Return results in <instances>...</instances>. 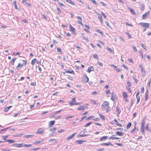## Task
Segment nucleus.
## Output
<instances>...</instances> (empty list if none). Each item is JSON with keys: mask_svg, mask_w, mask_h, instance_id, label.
I'll use <instances>...</instances> for the list:
<instances>
[{"mask_svg": "<svg viewBox=\"0 0 151 151\" xmlns=\"http://www.w3.org/2000/svg\"><path fill=\"white\" fill-rule=\"evenodd\" d=\"M98 114L99 116L103 120H104L105 119V116L102 114L98 113Z\"/></svg>", "mask_w": 151, "mask_h": 151, "instance_id": "nucleus-27", "label": "nucleus"}, {"mask_svg": "<svg viewBox=\"0 0 151 151\" xmlns=\"http://www.w3.org/2000/svg\"><path fill=\"white\" fill-rule=\"evenodd\" d=\"M34 135H26L24 136V138H29L30 137H32Z\"/></svg>", "mask_w": 151, "mask_h": 151, "instance_id": "nucleus-49", "label": "nucleus"}, {"mask_svg": "<svg viewBox=\"0 0 151 151\" xmlns=\"http://www.w3.org/2000/svg\"><path fill=\"white\" fill-rule=\"evenodd\" d=\"M86 142V140H77L76 142L78 144H81L83 143V142Z\"/></svg>", "mask_w": 151, "mask_h": 151, "instance_id": "nucleus-23", "label": "nucleus"}, {"mask_svg": "<svg viewBox=\"0 0 151 151\" xmlns=\"http://www.w3.org/2000/svg\"><path fill=\"white\" fill-rule=\"evenodd\" d=\"M65 73H70L73 75H75V74L74 71L73 70H66L65 71Z\"/></svg>", "mask_w": 151, "mask_h": 151, "instance_id": "nucleus-20", "label": "nucleus"}, {"mask_svg": "<svg viewBox=\"0 0 151 151\" xmlns=\"http://www.w3.org/2000/svg\"><path fill=\"white\" fill-rule=\"evenodd\" d=\"M78 19L77 21V23L79 24H80L82 27L84 26V24L82 22V19L79 16H77L76 17Z\"/></svg>", "mask_w": 151, "mask_h": 151, "instance_id": "nucleus-5", "label": "nucleus"}, {"mask_svg": "<svg viewBox=\"0 0 151 151\" xmlns=\"http://www.w3.org/2000/svg\"><path fill=\"white\" fill-rule=\"evenodd\" d=\"M22 61L23 62L22 64L19 63L17 66L16 68L17 70H19L23 66L27 64V62L26 60H22Z\"/></svg>", "mask_w": 151, "mask_h": 151, "instance_id": "nucleus-2", "label": "nucleus"}, {"mask_svg": "<svg viewBox=\"0 0 151 151\" xmlns=\"http://www.w3.org/2000/svg\"><path fill=\"white\" fill-rule=\"evenodd\" d=\"M116 111L119 114H120L121 112L120 109L118 107H116Z\"/></svg>", "mask_w": 151, "mask_h": 151, "instance_id": "nucleus-57", "label": "nucleus"}, {"mask_svg": "<svg viewBox=\"0 0 151 151\" xmlns=\"http://www.w3.org/2000/svg\"><path fill=\"white\" fill-rule=\"evenodd\" d=\"M96 31L100 34L101 35H103V32H102L101 30L97 29H96Z\"/></svg>", "mask_w": 151, "mask_h": 151, "instance_id": "nucleus-30", "label": "nucleus"}, {"mask_svg": "<svg viewBox=\"0 0 151 151\" xmlns=\"http://www.w3.org/2000/svg\"><path fill=\"white\" fill-rule=\"evenodd\" d=\"M132 48L135 52H137V50L136 48V47L135 46H134V45H133Z\"/></svg>", "mask_w": 151, "mask_h": 151, "instance_id": "nucleus-53", "label": "nucleus"}, {"mask_svg": "<svg viewBox=\"0 0 151 151\" xmlns=\"http://www.w3.org/2000/svg\"><path fill=\"white\" fill-rule=\"evenodd\" d=\"M150 14V12L148 11L146 13H145V14H143L142 16V18L143 19H146V17H147Z\"/></svg>", "mask_w": 151, "mask_h": 151, "instance_id": "nucleus-11", "label": "nucleus"}, {"mask_svg": "<svg viewBox=\"0 0 151 151\" xmlns=\"http://www.w3.org/2000/svg\"><path fill=\"white\" fill-rule=\"evenodd\" d=\"M101 145L102 146L106 145V146H109V145L113 146V145L110 142H108L107 143H101Z\"/></svg>", "mask_w": 151, "mask_h": 151, "instance_id": "nucleus-15", "label": "nucleus"}, {"mask_svg": "<svg viewBox=\"0 0 151 151\" xmlns=\"http://www.w3.org/2000/svg\"><path fill=\"white\" fill-rule=\"evenodd\" d=\"M105 23L107 25V27H109V28H111L112 27H111V26L109 25V22L108 21H106L105 22Z\"/></svg>", "mask_w": 151, "mask_h": 151, "instance_id": "nucleus-48", "label": "nucleus"}, {"mask_svg": "<svg viewBox=\"0 0 151 151\" xmlns=\"http://www.w3.org/2000/svg\"><path fill=\"white\" fill-rule=\"evenodd\" d=\"M5 141L8 142L9 143H11L14 142H15V141H14L13 140H10V139L6 140H5Z\"/></svg>", "mask_w": 151, "mask_h": 151, "instance_id": "nucleus-45", "label": "nucleus"}, {"mask_svg": "<svg viewBox=\"0 0 151 151\" xmlns=\"http://www.w3.org/2000/svg\"><path fill=\"white\" fill-rule=\"evenodd\" d=\"M16 59H17L16 58H15L13 59L11 61V64L12 65H14L15 61Z\"/></svg>", "mask_w": 151, "mask_h": 151, "instance_id": "nucleus-38", "label": "nucleus"}, {"mask_svg": "<svg viewBox=\"0 0 151 151\" xmlns=\"http://www.w3.org/2000/svg\"><path fill=\"white\" fill-rule=\"evenodd\" d=\"M67 78L71 81H72L73 80V78L70 76H69L67 77Z\"/></svg>", "mask_w": 151, "mask_h": 151, "instance_id": "nucleus-58", "label": "nucleus"}, {"mask_svg": "<svg viewBox=\"0 0 151 151\" xmlns=\"http://www.w3.org/2000/svg\"><path fill=\"white\" fill-rule=\"evenodd\" d=\"M55 122V121H50L49 122V126H52L54 124Z\"/></svg>", "mask_w": 151, "mask_h": 151, "instance_id": "nucleus-33", "label": "nucleus"}, {"mask_svg": "<svg viewBox=\"0 0 151 151\" xmlns=\"http://www.w3.org/2000/svg\"><path fill=\"white\" fill-rule=\"evenodd\" d=\"M12 107V106H10L7 107H6L4 108V111L5 112H7L9 109L11 108Z\"/></svg>", "mask_w": 151, "mask_h": 151, "instance_id": "nucleus-26", "label": "nucleus"}, {"mask_svg": "<svg viewBox=\"0 0 151 151\" xmlns=\"http://www.w3.org/2000/svg\"><path fill=\"white\" fill-rule=\"evenodd\" d=\"M44 132V130H41L40 129H37V131L36 132V133L38 134H42Z\"/></svg>", "mask_w": 151, "mask_h": 151, "instance_id": "nucleus-17", "label": "nucleus"}, {"mask_svg": "<svg viewBox=\"0 0 151 151\" xmlns=\"http://www.w3.org/2000/svg\"><path fill=\"white\" fill-rule=\"evenodd\" d=\"M93 70V67L91 66L89 67L87 70V72L88 73H90L91 71Z\"/></svg>", "mask_w": 151, "mask_h": 151, "instance_id": "nucleus-21", "label": "nucleus"}, {"mask_svg": "<svg viewBox=\"0 0 151 151\" xmlns=\"http://www.w3.org/2000/svg\"><path fill=\"white\" fill-rule=\"evenodd\" d=\"M117 99L116 95L113 92L111 93V99L112 101H114L116 100Z\"/></svg>", "mask_w": 151, "mask_h": 151, "instance_id": "nucleus-8", "label": "nucleus"}, {"mask_svg": "<svg viewBox=\"0 0 151 151\" xmlns=\"http://www.w3.org/2000/svg\"><path fill=\"white\" fill-rule=\"evenodd\" d=\"M49 142H57V140L55 139H50L49 141Z\"/></svg>", "mask_w": 151, "mask_h": 151, "instance_id": "nucleus-39", "label": "nucleus"}, {"mask_svg": "<svg viewBox=\"0 0 151 151\" xmlns=\"http://www.w3.org/2000/svg\"><path fill=\"white\" fill-rule=\"evenodd\" d=\"M122 95L124 99H127L128 97L127 94L126 92L124 91L122 93Z\"/></svg>", "mask_w": 151, "mask_h": 151, "instance_id": "nucleus-19", "label": "nucleus"}, {"mask_svg": "<svg viewBox=\"0 0 151 151\" xmlns=\"http://www.w3.org/2000/svg\"><path fill=\"white\" fill-rule=\"evenodd\" d=\"M127 86L126 87H130L132 86V84L129 81L127 82Z\"/></svg>", "mask_w": 151, "mask_h": 151, "instance_id": "nucleus-46", "label": "nucleus"}, {"mask_svg": "<svg viewBox=\"0 0 151 151\" xmlns=\"http://www.w3.org/2000/svg\"><path fill=\"white\" fill-rule=\"evenodd\" d=\"M91 102H92L94 104H98V103L97 102V101L93 99H91Z\"/></svg>", "mask_w": 151, "mask_h": 151, "instance_id": "nucleus-37", "label": "nucleus"}, {"mask_svg": "<svg viewBox=\"0 0 151 151\" xmlns=\"http://www.w3.org/2000/svg\"><path fill=\"white\" fill-rule=\"evenodd\" d=\"M106 94L107 95H108L110 94L111 92L110 89H109L106 91H105Z\"/></svg>", "mask_w": 151, "mask_h": 151, "instance_id": "nucleus-44", "label": "nucleus"}, {"mask_svg": "<svg viewBox=\"0 0 151 151\" xmlns=\"http://www.w3.org/2000/svg\"><path fill=\"white\" fill-rule=\"evenodd\" d=\"M43 141V140L36 141L33 143V144L34 145L38 144L41 143V142Z\"/></svg>", "mask_w": 151, "mask_h": 151, "instance_id": "nucleus-31", "label": "nucleus"}, {"mask_svg": "<svg viewBox=\"0 0 151 151\" xmlns=\"http://www.w3.org/2000/svg\"><path fill=\"white\" fill-rule=\"evenodd\" d=\"M116 134L119 136H123L124 135V133L123 132L117 131L116 132Z\"/></svg>", "mask_w": 151, "mask_h": 151, "instance_id": "nucleus-22", "label": "nucleus"}, {"mask_svg": "<svg viewBox=\"0 0 151 151\" xmlns=\"http://www.w3.org/2000/svg\"><path fill=\"white\" fill-rule=\"evenodd\" d=\"M114 69L117 72H120L121 71V70L119 68H118L117 67L116 68H115Z\"/></svg>", "mask_w": 151, "mask_h": 151, "instance_id": "nucleus-50", "label": "nucleus"}, {"mask_svg": "<svg viewBox=\"0 0 151 151\" xmlns=\"http://www.w3.org/2000/svg\"><path fill=\"white\" fill-rule=\"evenodd\" d=\"M97 15L98 18L99 20L101 23L102 24H103V21L101 15L99 13H97Z\"/></svg>", "mask_w": 151, "mask_h": 151, "instance_id": "nucleus-9", "label": "nucleus"}, {"mask_svg": "<svg viewBox=\"0 0 151 151\" xmlns=\"http://www.w3.org/2000/svg\"><path fill=\"white\" fill-rule=\"evenodd\" d=\"M128 9H129L130 10V12L134 15H135L136 14V13H135V11H134V10L132 9L131 8H128Z\"/></svg>", "mask_w": 151, "mask_h": 151, "instance_id": "nucleus-28", "label": "nucleus"}, {"mask_svg": "<svg viewBox=\"0 0 151 151\" xmlns=\"http://www.w3.org/2000/svg\"><path fill=\"white\" fill-rule=\"evenodd\" d=\"M87 107H85L83 105L80 106H78L77 108V109L78 110H83L85 109L86 108H87Z\"/></svg>", "mask_w": 151, "mask_h": 151, "instance_id": "nucleus-12", "label": "nucleus"}, {"mask_svg": "<svg viewBox=\"0 0 151 151\" xmlns=\"http://www.w3.org/2000/svg\"><path fill=\"white\" fill-rule=\"evenodd\" d=\"M94 117V116L93 115H91V116L87 117L86 119L88 120V119H90L93 118Z\"/></svg>", "mask_w": 151, "mask_h": 151, "instance_id": "nucleus-64", "label": "nucleus"}, {"mask_svg": "<svg viewBox=\"0 0 151 151\" xmlns=\"http://www.w3.org/2000/svg\"><path fill=\"white\" fill-rule=\"evenodd\" d=\"M102 107L103 108L106 109V112L107 113L109 112L110 111L109 109V103L107 101H105L103 102L102 104Z\"/></svg>", "mask_w": 151, "mask_h": 151, "instance_id": "nucleus-1", "label": "nucleus"}, {"mask_svg": "<svg viewBox=\"0 0 151 151\" xmlns=\"http://www.w3.org/2000/svg\"><path fill=\"white\" fill-rule=\"evenodd\" d=\"M65 1L68 2V3H69V4H70L71 5H75V3L73 2L71 0H65Z\"/></svg>", "mask_w": 151, "mask_h": 151, "instance_id": "nucleus-29", "label": "nucleus"}, {"mask_svg": "<svg viewBox=\"0 0 151 151\" xmlns=\"http://www.w3.org/2000/svg\"><path fill=\"white\" fill-rule=\"evenodd\" d=\"M140 45L144 49L146 50H147L146 47H145L143 43H141Z\"/></svg>", "mask_w": 151, "mask_h": 151, "instance_id": "nucleus-55", "label": "nucleus"}, {"mask_svg": "<svg viewBox=\"0 0 151 151\" xmlns=\"http://www.w3.org/2000/svg\"><path fill=\"white\" fill-rule=\"evenodd\" d=\"M8 135H6L5 136H2V137L4 140H5L7 138V137H8Z\"/></svg>", "mask_w": 151, "mask_h": 151, "instance_id": "nucleus-60", "label": "nucleus"}, {"mask_svg": "<svg viewBox=\"0 0 151 151\" xmlns=\"http://www.w3.org/2000/svg\"><path fill=\"white\" fill-rule=\"evenodd\" d=\"M132 125V123L129 122L128 124L126 125V128L128 129H129Z\"/></svg>", "mask_w": 151, "mask_h": 151, "instance_id": "nucleus-41", "label": "nucleus"}, {"mask_svg": "<svg viewBox=\"0 0 151 151\" xmlns=\"http://www.w3.org/2000/svg\"><path fill=\"white\" fill-rule=\"evenodd\" d=\"M139 24L143 28H148L150 26V24L149 23L140 22L139 23Z\"/></svg>", "mask_w": 151, "mask_h": 151, "instance_id": "nucleus-6", "label": "nucleus"}, {"mask_svg": "<svg viewBox=\"0 0 151 151\" xmlns=\"http://www.w3.org/2000/svg\"><path fill=\"white\" fill-rule=\"evenodd\" d=\"M32 146V145L31 144H24L23 145V147H30Z\"/></svg>", "mask_w": 151, "mask_h": 151, "instance_id": "nucleus-43", "label": "nucleus"}, {"mask_svg": "<svg viewBox=\"0 0 151 151\" xmlns=\"http://www.w3.org/2000/svg\"><path fill=\"white\" fill-rule=\"evenodd\" d=\"M85 28L84 29V31L87 32L88 33H89V30L90 29L89 26L87 24H85Z\"/></svg>", "mask_w": 151, "mask_h": 151, "instance_id": "nucleus-13", "label": "nucleus"}, {"mask_svg": "<svg viewBox=\"0 0 151 151\" xmlns=\"http://www.w3.org/2000/svg\"><path fill=\"white\" fill-rule=\"evenodd\" d=\"M108 137L107 136L102 137L99 139V141L101 142L105 141L108 139Z\"/></svg>", "mask_w": 151, "mask_h": 151, "instance_id": "nucleus-14", "label": "nucleus"}, {"mask_svg": "<svg viewBox=\"0 0 151 151\" xmlns=\"http://www.w3.org/2000/svg\"><path fill=\"white\" fill-rule=\"evenodd\" d=\"M141 132L143 134H145V131L144 127H141V128L140 129Z\"/></svg>", "mask_w": 151, "mask_h": 151, "instance_id": "nucleus-42", "label": "nucleus"}, {"mask_svg": "<svg viewBox=\"0 0 151 151\" xmlns=\"http://www.w3.org/2000/svg\"><path fill=\"white\" fill-rule=\"evenodd\" d=\"M56 128L55 127H53L50 129V130L51 132H53L55 130Z\"/></svg>", "mask_w": 151, "mask_h": 151, "instance_id": "nucleus-62", "label": "nucleus"}, {"mask_svg": "<svg viewBox=\"0 0 151 151\" xmlns=\"http://www.w3.org/2000/svg\"><path fill=\"white\" fill-rule=\"evenodd\" d=\"M57 2H58V4L60 6V7H62V6L65 7V5L64 4H63L62 2L59 1H57Z\"/></svg>", "mask_w": 151, "mask_h": 151, "instance_id": "nucleus-34", "label": "nucleus"}, {"mask_svg": "<svg viewBox=\"0 0 151 151\" xmlns=\"http://www.w3.org/2000/svg\"><path fill=\"white\" fill-rule=\"evenodd\" d=\"M93 57L95 58V59H98V56L96 54H94L93 55Z\"/></svg>", "mask_w": 151, "mask_h": 151, "instance_id": "nucleus-61", "label": "nucleus"}, {"mask_svg": "<svg viewBox=\"0 0 151 151\" xmlns=\"http://www.w3.org/2000/svg\"><path fill=\"white\" fill-rule=\"evenodd\" d=\"M114 136V135H113L112 136L110 137L109 138V139H112V140H114V139H119L120 138L119 137H113Z\"/></svg>", "mask_w": 151, "mask_h": 151, "instance_id": "nucleus-24", "label": "nucleus"}, {"mask_svg": "<svg viewBox=\"0 0 151 151\" xmlns=\"http://www.w3.org/2000/svg\"><path fill=\"white\" fill-rule=\"evenodd\" d=\"M76 133L72 134L71 135L69 136L66 138V139L67 140L72 139L75 136L76 134Z\"/></svg>", "mask_w": 151, "mask_h": 151, "instance_id": "nucleus-16", "label": "nucleus"}, {"mask_svg": "<svg viewBox=\"0 0 151 151\" xmlns=\"http://www.w3.org/2000/svg\"><path fill=\"white\" fill-rule=\"evenodd\" d=\"M126 88H127V90H128V92L130 93H132V91L130 88L129 87H126Z\"/></svg>", "mask_w": 151, "mask_h": 151, "instance_id": "nucleus-56", "label": "nucleus"}, {"mask_svg": "<svg viewBox=\"0 0 151 151\" xmlns=\"http://www.w3.org/2000/svg\"><path fill=\"white\" fill-rule=\"evenodd\" d=\"M82 80L83 82L84 83H86L88 81L89 78L87 76L86 74H84L82 78Z\"/></svg>", "mask_w": 151, "mask_h": 151, "instance_id": "nucleus-4", "label": "nucleus"}, {"mask_svg": "<svg viewBox=\"0 0 151 151\" xmlns=\"http://www.w3.org/2000/svg\"><path fill=\"white\" fill-rule=\"evenodd\" d=\"M24 144L23 143L16 144L17 146L18 147H23Z\"/></svg>", "mask_w": 151, "mask_h": 151, "instance_id": "nucleus-40", "label": "nucleus"}, {"mask_svg": "<svg viewBox=\"0 0 151 151\" xmlns=\"http://www.w3.org/2000/svg\"><path fill=\"white\" fill-rule=\"evenodd\" d=\"M139 67L141 68V71L143 76H144L145 74V71L142 65H140Z\"/></svg>", "mask_w": 151, "mask_h": 151, "instance_id": "nucleus-7", "label": "nucleus"}, {"mask_svg": "<svg viewBox=\"0 0 151 151\" xmlns=\"http://www.w3.org/2000/svg\"><path fill=\"white\" fill-rule=\"evenodd\" d=\"M13 3H14V8L17 9H18V8L17 7V4H16V1H14L13 2Z\"/></svg>", "mask_w": 151, "mask_h": 151, "instance_id": "nucleus-51", "label": "nucleus"}, {"mask_svg": "<svg viewBox=\"0 0 151 151\" xmlns=\"http://www.w3.org/2000/svg\"><path fill=\"white\" fill-rule=\"evenodd\" d=\"M114 121L115 122L117 126H119L121 127H122V124H121L119 123L116 119H115Z\"/></svg>", "mask_w": 151, "mask_h": 151, "instance_id": "nucleus-32", "label": "nucleus"}, {"mask_svg": "<svg viewBox=\"0 0 151 151\" xmlns=\"http://www.w3.org/2000/svg\"><path fill=\"white\" fill-rule=\"evenodd\" d=\"M36 61V59L35 58L32 60L31 61V64L32 65H33V66L34 65Z\"/></svg>", "mask_w": 151, "mask_h": 151, "instance_id": "nucleus-36", "label": "nucleus"}, {"mask_svg": "<svg viewBox=\"0 0 151 151\" xmlns=\"http://www.w3.org/2000/svg\"><path fill=\"white\" fill-rule=\"evenodd\" d=\"M69 29L74 34H76L75 29L70 24L69 25Z\"/></svg>", "mask_w": 151, "mask_h": 151, "instance_id": "nucleus-10", "label": "nucleus"}, {"mask_svg": "<svg viewBox=\"0 0 151 151\" xmlns=\"http://www.w3.org/2000/svg\"><path fill=\"white\" fill-rule=\"evenodd\" d=\"M145 129L146 130L150 131V129L149 128V124H147L146 125L145 127Z\"/></svg>", "mask_w": 151, "mask_h": 151, "instance_id": "nucleus-35", "label": "nucleus"}, {"mask_svg": "<svg viewBox=\"0 0 151 151\" xmlns=\"http://www.w3.org/2000/svg\"><path fill=\"white\" fill-rule=\"evenodd\" d=\"M145 118H144L142 120V122L141 123V127H144L145 124Z\"/></svg>", "mask_w": 151, "mask_h": 151, "instance_id": "nucleus-18", "label": "nucleus"}, {"mask_svg": "<svg viewBox=\"0 0 151 151\" xmlns=\"http://www.w3.org/2000/svg\"><path fill=\"white\" fill-rule=\"evenodd\" d=\"M76 98H73L70 101L68 102L70 105L73 106L74 105H78L80 104V103L78 102H76Z\"/></svg>", "mask_w": 151, "mask_h": 151, "instance_id": "nucleus-3", "label": "nucleus"}, {"mask_svg": "<svg viewBox=\"0 0 151 151\" xmlns=\"http://www.w3.org/2000/svg\"><path fill=\"white\" fill-rule=\"evenodd\" d=\"M92 122H89L87 124L85 125L84 126L86 127H87L88 126H89L92 123Z\"/></svg>", "mask_w": 151, "mask_h": 151, "instance_id": "nucleus-59", "label": "nucleus"}, {"mask_svg": "<svg viewBox=\"0 0 151 151\" xmlns=\"http://www.w3.org/2000/svg\"><path fill=\"white\" fill-rule=\"evenodd\" d=\"M122 66L125 69L127 70H128V68L124 64H122Z\"/></svg>", "mask_w": 151, "mask_h": 151, "instance_id": "nucleus-54", "label": "nucleus"}, {"mask_svg": "<svg viewBox=\"0 0 151 151\" xmlns=\"http://www.w3.org/2000/svg\"><path fill=\"white\" fill-rule=\"evenodd\" d=\"M57 51L60 52L62 53V51L61 49V48L60 47H58L57 48Z\"/></svg>", "mask_w": 151, "mask_h": 151, "instance_id": "nucleus-52", "label": "nucleus"}, {"mask_svg": "<svg viewBox=\"0 0 151 151\" xmlns=\"http://www.w3.org/2000/svg\"><path fill=\"white\" fill-rule=\"evenodd\" d=\"M148 95H149V93H148V91L147 90L145 93V100L146 101H147L148 99Z\"/></svg>", "mask_w": 151, "mask_h": 151, "instance_id": "nucleus-25", "label": "nucleus"}, {"mask_svg": "<svg viewBox=\"0 0 151 151\" xmlns=\"http://www.w3.org/2000/svg\"><path fill=\"white\" fill-rule=\"evenodd\" d=\"M126 34L127 35V36L129 38H132V37L130 34V33L129 32H126Z\"/></svg>", "mask_w": 151, "mask_h": 151, "instance_id": "nucleus-63", "label": "nucleus"}, {"mask_svg": "<svg viewBox=\"0 0 151 151\" xmlns=\"http://www.w3.org/2000/svg\"><path fill=\"white\" fill-rule=\"evenodd\" d=\"M136 125H135L133 129H132L130 131V133H132L136 130Z\"/></svg>", "mask_w": 151, "mask_h": 151, "instance_id": "nucleus-47", "label": "nucleus"}]
</instances>
